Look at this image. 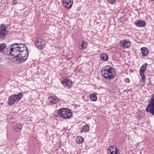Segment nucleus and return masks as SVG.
<instances>
[{"label": "nucleus", "instance_id": "32", "mask_svg": "<svg viewBox=\"0 0 154 154\" xmlns=\"http://www.w3.org/2000/svg\"><path fill=\"white\" fill-rule=\"evenodd\" d=\"M116 1V0H109V2L111 4H113Z\"/></svg>", "mask_w": 154, "mask_h": 154}, {"label": "nucleus", "instance_id": "4", "mask_svg": "<svg viewBox=\"0 0 154 154\" xmlns=\"http://www.w3.org/2000/svg\"><path fill=\"white\" fill-rule=\"evenodd\" d=\"M7 27L5 24H2L0 25V39H5L7 37Z\"/></svg>", "mask_w": 154, "mask_h": 154}, {"label": "nucleus", "instance_id": "12", "mask_svg": "<svg viewBox=\"0 0 154 154\" xmlns=\"http://www.w3.org/2000/svg\"><path fill=\"white\" fill-rule=\"evenodd\" d=\"M12 95H14L13 98L16 103L20 100L23 97V94L22 92H20L17 94H14Z\"/></svg>", "mask_w": 154, "mask_h": 154}, {"label": "nucleus", "instance_id": "24", "mask_svg": "<svg viewBox=\"0 0 154 154\" xmlns=\"http://www.w3.org/2000/svg\"><path fill=\"white\" fill-rule=\"evenodd\" d=\"M90 99L94 101H95L97 100V97L94 94H91L90 95Z\"/></svg>", "mask_w": 154, "mask_h": 154}, {"label": "nucleus", "instance_id": "36", "mask_svg": "<svg viewBox=\"0 0 154 154\" xmlns=\"http://www.w3.org/2000/svg\"><path fill=\"white\" fill-rule=\"evenodd\" d=\"M133 154H135V153H134Z\"/></svg>", "mask_w": 154, "mask_h": 154}, {"label": "nucleus", "instance_id": "3", "mask_svg": "<svg viewBox=\"0 0 154 154\" xmlns=\"http://www.w3.org/2000/svg\"><path fill=\"white\" fill-rule=\"evenodd\" d=\"M146 111L154 116V96L153 95L152 96L150 101L146 109Z\"/></svg>", "mask_w": 154, "mask_h": 154}, {"label": "nucleus", "instance_id": "33", "mask_svg": "<svg viewBox=\"0 0 154 154\" xmlns=\"http://www.w3.org/2000/svg\"><path fill=\"white\" fill-rule=\"evenodd\" d=\"M17 1L16 0H13L12 3L14 5H15L17 3Z\"/></svg>", "mask_w": 154, "mask_h": 154}, {"label": "nucleus", "instance_id": "13", "mask_svg": "<svg viewBox=\"0 0 154 154\" xmlns=\"http://www.w3.org/2000/svg\"><path fill=\"white\" fill-rule=\"evenodd\" d=\"M12 95H14L13 98L16 103L20 100L23 97V94L22 92H20L17 94H14Z\"/></svg>", "mask_w": 154, "mask_h": 154}, {"label": "nucleus", "instance_id": "15", "mask_svg": "<svg viewBox=\"0 0 154 154\" xmlns=\"http://www.w3.org/2000/svg\"><path fill=\"white\" fill-rule=\"evenodd\" d=\"M87 43L84 40L79 43L78 46L79 49L83 50L85 49L87 46Z\"/></svg>", "mask_w": 154, "mask_h": 154}, {"label": "nucleus", "instance_id": "34", "mask_svg": "<svg viewBox=\"0 0 154 154\" xmlns=\"http://www.w3.org/2000/svg\"><path fill=\"white\" fill-rule=\"evenodd\" d=\"M2 54V53H0V60H1V54Z\"/></svg>", "mask_w": 154, "mask_h": 154}, {"label": "nucleus", "instance_id": "18", "mask_svg": "<svg viewBox=\"0 0 154 154\" xmlns=\"http://www.w3.org/2000/svg\"><path fill=\"white\" fill-rule=\"evenodd\" d=\"M14 95H11L8 99V104L10 106H11L16 103L15 101L14 98Z\"/></svg>", "mask_w": 154, "mask_h": 154}, {"label": "nucleus", "instance_id": "35", "mask_svg": "<svg viewBox=\"0 0 154 154\" xmlns=\"http://www.w3.org/2000/svg\"><path fill=\"white\" fill-rule=\"evenodd\" d=\"M83 130H82V131H81V133H82V132H83Z\"/></svg>", "mask_w": 154, "mask_h": 154}, {"label": "nucleus", "instance_id": "6", "mask_svg": "<svg viewBox=\"0 0 154 154\" xmlns=\"http://www.w3.org/2000/svg\"><path fill=\"white\" fill-rule=\"evenodd\" d=\"M18 43H15L13 44L11 46L10 50H9V54L12 56L14 55L15 57V54L18 52Z\"/></svg>", "mask_w": 154, "mask_h": 154}, {"label": "nucleus", "instance_id": "9", "mask_svg": "<svg viewBox=\"0 0 154 154\" xmlns=\"http://www.w3.org/2000/svg\"><path fill=\"white\" fill-rule=\"evenodd\" d=\"M73 2V0H63V5L65 7L69 9L72 6Z\"/></svg>", "mask_w": 154, "mask_h": 154}, {"label": "nucleus", "instance_id": "23", "mask_svg": "<svg viewBox=\"0 0 154 154\" xmlns=\"http://www.w3.org/2000/svg\"><path fill=\"white\" fill-rule=\"evenodd\" d=\"M18 54L20 55L21 56H26L28 57V51L27 49H26L25 51L21 52L20 54Z\"/></svg>", "mask_w": 154, "mask_h": 154}, {"label": "nucleus", "instance_id": "25", "mask_svg": "<svg viewBox=\"0 0 154 154\" xmlns=\"http://www.w3.org/2000/svg\"><path fill=\"white\" fill-rule=\"evenodd\" d=\"M140 76L141 77V79L142 81L143 85L145 84V83L144 82L145 80L146 76L144 74H142V73H141L140 74Z\"/></svg>", "mask_w": 154, "mask_h": 154}, {"label": "nucleus", "instance_id": "17", "mask_svg": "<svg viewBox=\"0 0 154 154\" xmlns=\"http://www.w3.org/2000/svg\"><path fill=\"white\" fill-rule=\"evenodd\" d=\"M100 57L102 60L107 61L108 59V57L107 54L105 53H102L100 55Z\"/></svg>", "mask_w": 154, "mask_h": 154}, {"label": "nucleus", "instance_id": "11", "mask_svg": "<svg viewBox=\"0 0 154 154\" xmlns=\"http://www.w3.org/2000/svg\"><path fill=\"white\" fill-rule=\"evenodd\" d=\"M49 100L50 103L53 104H57L59 101V99L56 96L50 97Z\"/></svg>", "mask_w": 154, "mask_h": 154}, {"label": "nucleus", "instance_id": "1", "mask_svg": "<svg viewBox=\"0 0 154 154\" xmlns=\"http://www.w3.org/2000/svg\"><path fill=\"white\" fill-rule=\"evenodd\" d=\"M101 72L103 76L106 80L109 81L113 80L116 74L114 69L108 66L103 67Z\"/></svg>", "mask_w": 154, "mask_h": 154}, {"label": "nucleus", "instance_id": "27", "mask_svg": "<svg viewBox=\"0 0 154 154\" xmlns=\"http://www.w3.org/2000/svg\"><path fill=\"white\" fill-rule=\"evenodd\" d=\"M90 127L88 125H85L83 127V130L85 132H88L89 130Z\"/></svg>", "mask_w": 154, "mask_h": 154}, {"label": "nucleus", "instance_id": "28", "mask_svg": "<svg viewBox=\"0 0 154 154\" xmlns=\"http://www.w3.org/2000/svg\"><path fill=\"white\" fill-rule=\"evenodd\" d=\"M27 47H23L22 48H20V49H18V52H19L20 53H21V52L23 51H25V50L26 49H27Z\"/></svg>", "mask_w": 154, "mask_h": 154}, {"label": "nucleus", "instance_id": "21", "mask_svg": "<svg viewBox=\"0 0 154 154\" xmlns=\"http://www.w3.org/2000/svg\"><path fill=\"white\" fill-rule=\"evenodd\" d=\"M114 146H110L107 149L108 153L109 154H113L114 153Z\"/></svg>", "mask_w": 154, "mask_h": 154}, {"label": "nucleus", "instance_id": "29", "mask_svg": "<svg viewBox=\"0 0 154 154\" xmlns=\"http://www.w3.org/2000/svg\"><path fill=\"white\" fill-rule=\"evenodd\" d=\"M18 54L17 55L16 57H15L16 60L18 63H19L20 58V55H18Z\"/></svg>", "mask_w": 154, "mask_h": 154}, {"label": "nucleus", "instance_id": "20", "mask_svg": "<svg viewBox=\"0 0 154 154\" xmlns=\"http://www.w3.org/2000/svg\"><path fill=\"white\" fill-rule=\"evenodd\" d=\"M84 140L83 137L78 136L76 138V142L77 143L80 144L83 142Z\"/></svg>", "mask_w": 154, "mask_h": 154}, {"label": "nucleus", "instance_id": "19", "mask_svg": "<svg viewBox=\"0 0 154 154\" xmlns=\"http://www.w3.org/2000/svg\"><path fill=\"white\" fill-rule=\"evenodd\" d=\"M147 63H146L145 65H143L140 69V74H144V72L146 69Z\"/></svg>", "mask_w": 154, "mask_h": 154}, {"label": "nucleus", "instance_id": "8", "mask_svg": "<svg viewBox=\"0 0 154 154\" xmlns=\"http://www.w3.org/2000/svg\"><path fill=\"white\" fill-rule=\"evenodd\" d=\"M61 83L65 87H67L68 88H71L72 85V81L69 79H65L61 82Z\"/></svg>", "mask_w": 154, "mask_h": 154}, {"label": "nucleus", "instance_id": "31", "mask_svg": "<svg viewBox=\"0 0 154 154\" xmlns=\"http://www.w3.org/2000/svg\"><path fill=\"white\" fill-rule=\"evenodd\" d=\"M119 149L116 147L115 149V151L114 154H119Z\"/></svg>", "mask_w": 154, "mask_h": 154}, {"label": "nucleus", "instance_id": "26", "mask_svg": "<svg viewBox=\"0 0 154 154\" xmlns=\"http://www.w3.org/2000/svg\"><path fill=\"white\" fill-rule=\"evenodd\" d=\"M22 128V127L20 125H16L15 126L14 129L16 131L19 132Z\"/></svg>", "mask_w": 154, "mask_h": 154}, {"label": "nucleus", "instance_id": "7", "mask_svg": "<svg viewBox=\"0 0 154 154\" xmlns=\"http://www.w3.org/2000/svg\"><path fill=\"white\" fill-rule=\"evenodd\" d=\"M127 39L121 40L120 42V45L124 48H128L131 45V42Z\"/></svg>", "mask_w": 154, "mask_h": 154}, {"label": "nucleus", "instance_id": "22", "mask_svg": "<svg viewBox=\"0 0 154 154\" xmlns=\"http://www.w3.org/2000/svg\"><path fill=\"white\" fill-rule=\"evenodd\" d=\"M28 57L26 56H21L20 58L19 63H22L24 62L27 59Z\"/></svg>", "mask_w": 154, "mask_h": 154}, {"label": "nucleus", "instance_id": "2", "mask_svg": "<svg viewBox=\"0 0 154 154\" xmlns=\"http://www.w3.org/2000/svg\"><path fill=\"white\" fill-rule=\"evenodd\" d=\"M58 114L65 119H69L72 117V115L71 110L64 108L60 109L58 111Z\"/></svg>", "mask_w": 154, "mask_h": 154}, {"label": "nucleus", "instance_id": "16", "mask_svg": "<svg viewBox=\"0 0 154 154\" xmlns=\"http://www.w3.org/2000/svg\"><path fill=\"white\" fill-rule=\"evenodd\" d=\"M141 51L142 55L143 56H146L148 54L149 51L147 48L145 47H143L141 48Z\"/></svg>", "mask_w": 154, "mask_h": 154}, {"label": "nucleus", "instance_id": "14", "mask_svg": "<svg viewBox=\"0 0 154 154\" xmlns=\"http://www.w3.org/2000/svg\"><path fill=\"white\" fill-rule=\"evenodd\" d=\"M135 24L139 27H143L146 26V23L144 21L139 20L136 21Z\"/></svg>", "mask_w": 154, "mask_h": 154}, {"label": "nucleus", "instance_id": "30", "mask_svg": "<svg viewBox=\"0 0 154 154\" xmlns=\"http://www.w3.org/2000/svg\"><path fill=\"white\" fill-rule=\"evenodd\" d=\"M24 46L25 45L24 44L18 43V48H19L18 49H20V48L24 47Z\"/></svg>", "mask_w": 154, "mask_h": 154}, {"label": "nucleus", "instance_id": "10", "mask_svg": "<svg viewBox=\"0 0 154 154\" xmlns=\"http://www.w3.org/2000/svg\"><path fill=\"white\" fill-rule=\"evenodd\" d=\"M8 51L6 45L2 43L0 44V53L3 54H6Z\"/></svg>", "mask_w": 154, "mask_h": 154}, {"label": "nucleus", "instance_id": "5", "mask_svg": "<svg viewBox=\"0 0 154 154\" xmlns=\"http://www.w3.org/2000/svg\"><path fill=\"white\" fill-rule=\"evenodd\" d=\"M35 45L39 49H43L44 47L45 43L44 41L40 38H37L35 40Z\"/></svg>", "mask_w": 154, "mask_h": 154}]
</instances>
